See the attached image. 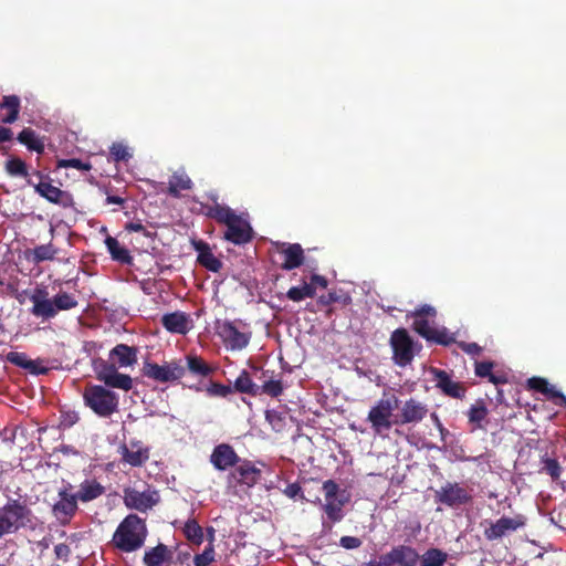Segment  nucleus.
I'll list each match as a JSON object with an SVG mask.
<instances>
[{
	"instance_id": "57",
	"label": "nucleus",
	"mask_w": 566,
	"mask_h": 566,
	"mask_svg": "<svg viewBox=\"0 0 566 566\" xmlns=\"http://www.w3.org/2000/svg\"><path fill=\"white\" fill-rule=\"evenodd\" d=\"M363 544L361 539L356 536H342L339 545L345 549H356Z\"/></svg>"
},
{
	"instance_id": "3",
	"label": "nucleus",
	"mask_w": 566,
	"mask_h": 566,
	"mask_svg": "<svg viewBox=\"0 0 566 566\" xmlns=\"http://www.w3.org/2000/svg\"><path fill=\"white\" fill-rule=\"evenodd\" d=\"M33 514L27 504L10 499L0 509V535L15 533L32 523Z\"/></svg>"
},
{
	"instance_id": "12",
	"label": "nucleus",
	"mask_w": 566,
	"mask_h": 566,
	"mask_svg": "<svg viewBox=\"0 0 566 566\" xmlns=\"http://www.w3.org/2000/svg\"><path fill=\"white\" fill-rule=\"evenodd\" d=\"M437 501L450 507L460 506L471 502L469 491L458 483L448 482L436 493Z\"/></svg>"
},
{
	"instance_id": "45",
	"label": "nucleus",
	"mask_w": 566,
	"mask_h": 566,
	"mask_svg": "<svg viewBox=\"0 0 566 566\" xmlns=\"http://www.w3.org/2000/svg\"><path fill=\"white\" fill-rule=\"evenodd\" d=\"M206 392L209 397H222L226 398L233 392V388L228 385H223L216 381H210L206 387Z\"/></svg>"
},
{
	"instance_id": "49",
	"label": "nucleus",
	"mask_w": 566,
	"mask_h": 566,
	"mask_svg": "<svg viewBox=\"0 0 566 566\" xmlns=\"http://www.w3.org/2000/svg\"><path fill=\"white\" fill-rule=\"evenodd\" d=\"M412 328L427 340L434 327L430 326L429 318L413 317Z\"/></svg>"
},
{
	"instance_id": "60",
	"label": "nucleus",
	"mask_w": 566,
	"mask_h": 566,
	"mask_svg": "<svg viewBox=\"0 0 566 566\" xmlns=\"http://www.w3.org/2000/svg\"><path fill=\"white\" fill-rule=\"evenodd\" d=\"M286 296L289 300L294 301V302H300L305 298L304 294H303L302 286H292L287 291Z\"/></svg>"
},
{
	"instance_id": "55",
	"label": "nucleus",
	"mask_w": 566,
	"mask_h": 566,
	"mask_svg": "<svg viewBox=\"0 0 566 566\" xmlns=\"http://www.w3.org/2000/svg\"><path fill=\"white\" fill-rule=\"evenodd\" d=\"M527 385L531 389L544 394L547 390L548 381L545 378L532 377L527 380Z\"/></svg>"
},
{
	"instance_id": "4",
	"label": "nucleus",
	"mask_w": 566,
	"mask_h": 566,
	"mask_svg": "<svg viewBox=\"0 0 566 566\" xmlns=\"http://www.w3.org/2000/svg\"><path fill=\"white\" fill-rule=\"evenodd\" d=\"M83 399L98 417L107 418L118 410V395L101 385H87Z\"/></svg>"
},
{
	"instance_id": "48",
	"label": "nucleus",
	"mask_w": 566,
	"mask_h": 566,
	"mask_svg": "<svg viewBox=\"0 0 566 566\" xmlns=\"http://www.w3.org/2000/svg\"><path fill=\"white\" fill-rule=\"evenodd\" d=\"M57 168H75L77 170L90 171L92 165L88 161H82L78 158L71 159H59L56 164Z\"/></svg>"
},
{
	"instance_id": "25",
	"label": "nucleus",
	"mask_w": 566,
	"mask_h": 566,
	"mask_svg": "<svg viewBox=\"0 0 566 566\" xmlns=\"http://www.w3.org/2000/svg\"><path fill=\"white\" fill-rule=\"evenodd\" d=\"M138 349L126 344H117L109 352V360L114 361L118 367H129L137 363Z\"/></svg>"
},
{
	"instance_id": "21",
	"label": "nucleus",
	"mask_w": 566,
	"mask_h": 566,
	"mask_svg": "<svg viewBox=\"0 0 566 566\" xmlns=\"http://www.w3.org/2000/svg\"><path fill=\"white\" fill-rule=\"evenodd\" d=\"M160 322L166 331L174 334L186 335L192 328V321L189 315L180 311L165 314Z\"/></svg>"
},
{
	"instance_id": "35",
	"label": "nucleus",
	"mask_w": 566,
	"mask_h": 566,
	"mask_svg": "<svg viewBox=\"0 0 566 566\" xmlns=\"http://www.w3.org/2000/svg\"><path fill=\"white\" fill-rule=\"evenodd\" d=\"M207 216L224 226H228L231 221H235V218L239 217L230 207L219 203L209 207Z\"/></svg>"
},
{
	"instance_id": "38",
	"label": "nucleus",
	"mask_w": 566,
	"mask_h": 566,
	"mask_svg": "<svg viewBox=\"0 0 566 566\" xmlns=\"http://www.w3.org/2000/svg\"><path fill=\"white\" fill-rule=\"evenodd\" d=\"M233 389L241 394L259 396V386L252 381L247 370H242L235 379Z\"/></svg>"
},
{
	"instance_id": "37",
	"label": "nucleus",
	"mask_w": 566,
	"mask_h": 566,
	"mask_svg": "<svg viewBox=\"0 0 566 566\" xmlns=\"http://www.w3.org/2000/svg\"><path fill=\"white\" fill-rule=\"evenodd\" d=\"M185 537L193 545H201L205 538L203 530L195 518H189L182 528Z\"/></svg>"
},
{
	"instance_id": "46",
	"label": "nucleus",
	"mask_w": 566,
	"mask_h": 566,
	"mask_svg": "<svg viewBox=\"0 0 566 566\" xmlns=\"http://www.w3.org/2000/svg\"><path fill=\"white\" fill-rule=\"evenodd\" d=\"M7 360L12 365L24 369L34 367V360L29 359L24 353L10 352L7 355Z\"/></svg>"
},
{
	"instance_id": "50",
	"label": "nucleus",
	"mask_w": 566,
	"mask_h": 566,
	"mask_svg": "<svg viewBox=\"0 0 566 566\" xmlns=\"http://www.w3.org/2000/svg\"><path fill=\"white\" fill-rule=\"evenodd\" d=\"M214 560L213 544H209L201 554L193 557L195 566H208Z\"/></svg>"
},
{
	"instance_id": "18",
	"label": "nucleus",
	"mask_w": 566,
	"mask_h": 566,
	"mask_svg": "<svg viewBox=\"0 0 566 566\" xmlns=\"http://www.w3.org/2000/svg\"><path fill=\"white\" fill-rule=\"evenodd\" d=\"M428 413L424 403L413 398L405 401L400 409V413L395 419L396 424L418 423L422 421Z\"/></svg>"
},
{
	"instance_id": "41",
	"label": "nucleus",
	"mask_w": 566,
	"mask_h": 566,
	"mask_svg": "<svg viewBox=\"0 0 566 566\" xmlns=\"http://www.w3.org/2000/svg\"><path fill=\"white\" fill-rule=\"evenodd\" d=\"M105 385L111 388L128 391L133 387V379L129 375L116 373L105 378Z\"/></svg>"
},
{
	"instance_id": "42",
	"label": "nucleus",
	"mask_w": 566,
	"mask_h": 566,
	"mask_svg": "<svg viewBox=\"0 0 566 566\" xmlns=\"http://www.w3.org/2000/svg\"><path fill=\"white\" fill-rule=\"evenodd\" d=\"M317 303L322 306H329L333 303H340L344 306L352 303V297L347 293H338L336 291L328 292L327 294L321 295Z\"/></svg>"
},
{
	"instance_id": "6",
	"label": "nucleus",
	"mask_w": 566,
	"mask_h": 566,
	"mask_svg": "<svg viewBox=\"0 0 566 566\" xmlns=\"http://www.w3.org/2000/svg\"><path fill=\"white\" fill-rule=\"evenodd\" d=\"M78 511V500L73 493V486L67 483L57 492V500L52 505V514L61 526L71 523Z\"/></svg>"
},
{
	"instance_id": "54",
	"label": "nucleus",
	"mask_w": 566,
	"mask_h": 566,
	"mask_svg": "<svg viewBox=\"0 0 566 566\" xmlns=\"http://www.w3.org/2000/svg\"><path fill=\"white\" fill-rule=\"evenodd\" d=\"M323 490L325 493V501L327 500H336V494L339 490L338 484L333 480H326L323 483Z\"/></svg>"
},
{
	"instance_id": "16",
	"label": "nucleus",
	"mask_w": 566,
	"mask_h": 566,
	"mask_svg": "<svg viewBox=\"0 0 566 566\" xmlns=\"http://www.w3.org/2000/svg\"><path fill=\"white\" fill-rule=\"evenodd\" d=\"M241 459L233 447L228 443L216 446L210 454V462L218 471H227L234 468Z\"/></svg>"
},
{
	"instance_id": "56",
	"label": "nucleus",
	"mask_w": 566,
	"mask_h": 566,
	"mask_svg": "<svg viewBox=\"0 0 566 566\" xmlns=\"http://www.w3.org/2000/svg\"><path fill=\"white\" fill-rule=\"evenodd\" d=\"M458 347L471 356H479L482 353V347L478 343L459 342Z\"/></svg>"
},
{
	"instance_id": "10",
	"label": "nucleus",
	"mask_w": 566,
	"mask_h": 566,
	"mask_svg": "<svg viewBox=\"0 0 566 566\" xmlns=\"http://www.w3.org/2000/svg\"><path fill=\"white\" fill-rule=\"evenodd\" d=\"M216 329L226 346L232 350H241L249 345L250 333L240 332L231 321L217 322Z\"/></svg>"
},
{
	"instance_id": "19",
	"label": "nucleus",
	"mask_w": 566,
	"mask_h": 566,
	"mask_svg": "<svg viewBox=\"0 0 566 566\" xmlns=\"http://www.w3.org/2000/svg\"><path fill=\"white\" fill-rule=\"evenodd\" d=\"M224 231L223 238L237 245H242L252 240V228L250 223L242 217L235 218V221H231Z\"/></svg>"
},
{
	"instance_id": "27",
	"label": "nucleus",
	"mask_w": 566,
	"mask_h": 566,
	"mask_svg": "<svg viewBox=\"0 0 566 566\" xmlns=\"http://www.w3.org/2000/svg\"><path fill=\"white\" fill-rule=\"evenodd\" d=\"M186 360V373L188 371L191 376L198 378H206L211 376L216 368L209 365L201 356L196 354H188L185 357Z\"/></svg>"
},
{
	"instance_id": "30",
	"label": "nucleus",
	"mask_w": 566,
	"mask_h": 566,
	"mask_svg": "<svg viewBox=\"0 0 566 566\" xmlns=\"http://www.w3.org/2000/svg\"><path fill=\"white\" fill-rule=\"evenodd\" d=\"M259 379L263 380V384L259 386V395H268L272 398H277L283 394L284 386L281 379L273 378V371L261 370Z\"/></svg>"
},
{
	"instance_id": "13",
	"label": "nucleus",
	"mask_w": 566,
	"mask_h": 566,
	"mask_svg": "<svg viewBox=\"0 0 566 566\" xmlns=\"http://www.w3.org/2000/svg\"><path fill=\"white\" fill-rule=\"evenodd\" d=\"M525 523L526 520L521 514L514 517L502 516L496 522L490 523V526L484 530L483 534L488 541H495L509 532H515L523 527Z\"/></svg>"
},
{
	"instance_id": "51",
	"label": "nucleus",
	"mask_w": 566,
	"mask_h": 566,
	"mask_svg": "<svg viewBox=\"0 0 566 566\" xmlns=\"http://www.w3.org/2000/svg\"><path fill=\"white\" fill-rule=\"evenodd\" d=\"M494 367L493 361H475L474 373L480 378H488Z\"/></svg>"
},
{
	"instance_id": "20",
	"label": "nucleus",
	"mask_w": 566,
	"mask_h": 566,
	"mask_svg": "<svg viewBox=\"0 0 566 566\" xmlns=\"http://www.w3.org/2000/svg\"><path fill=\"white\" fill-rule=\"evenodd\" d=\"M431 374L434 377L436 386L446 395L451 398L461 399L465 395V387L451 379L450 375L442 369L431 368Z\"/></svg>"
},
{
	"instance_id": "28",
	"label": "nucleus",
	"mask_w": 566,
	"mask_h": 566,
	"mask_svg": "<svg viewBox=\"0 0 566 566\" xmlns=\"http://www.w3.org/2000/svg\"><path fill=\"white\" fill-rule=\"evenodd\" d=\"M105 493V488L95 479L84 480L80 486L75 496L78 501L86 503L94 501Z\"/></svg>"
},
{
	"instance_id": "2",
	"label": "nucleus",
	"mask_w": 566,
	"mask_h": 566,
	"mask_svg": "<svg viewBox=\"0 0 566 566\" xmlns=\"http://www.w3.org/2000/svg\"><path fill=\"white\" fill-rule=\"evenodd\" d=\"M147 534L145 520L128 514L114 532L112 543L120 552L132 553L144 546Z\"/></svg>"
},
{
	"instance_id": "31",
	"label": "nucleus",
	"mask_w": 566,
	"mask_h": 566,
	"mask_svg": "<svg viewBox=\"0 0 566 566\" xmlns=\"http://www.w3.org/2000/svg\"><path fill=\"white\" fill-rule=\"evenodd\" d=\"M0 109H6L7 114L1 118L2 124H13L18 120L21 99L18 95H4L0 102Z\"/></svg>"
},
{
	"instance_id": "64",
	"label": "nucleus",
	"mask_w": 566,
	"mask_h": 566,
	"mask_svg": "<svg viewBox=\"0 0 566 566\" xmlns=\"http://www.w3.org/2000/svg\"><path fill=\"white\" fill-rule=\"evenodd\" d=\"M125 228L129 232H146V228L140 222H129Z\"/></svg>"
},
{
	"instance_id": "61",
	"label": "nucleus",
	"mask_w": 566,
	"mask_h": 566,
	"mask_svg": "<svg viewBox=\"0 0 566 566\" xmlns=\"http://www.w3.org/2000/svg\"><path fill=\"white\" fill-rule=\"evenodd\" d=\"M310 283H312L314 286H315V285H318V286H321L322 289H325V287H327L328 281H327V279H326L325 276H323V275H319V274H313V275L311 276V282H310Z\"/></svg>"
},
{
	"instance_id": "5",
	"label": "nucleus",
	"mask_w": 566,
	"mask_h": 566,
	"mask_svg": "<svg viewBox=\"0 0 566 566\" xmlns=\"http://www.w3.org/2000/svg\"><path fill=\"white\" fill-rule=\"evenodd\" d=\"M398 398L391 396L390 398L379 399L368 412L367 420L371 424V429L376 434H382L385 431L391 429L395 420H391L392 412L398 408Z\"/></svg>"
},
{
	"instance_id": "40",
	"label": "nucleus",
	"mask_w": 566,
	"mask_h": 566,
	"mask_svg": "<svg viewBox=\"0 0 566 566\" xmlns=\"http://www.w3.org/2000/svg\"><path fill=\"white\" fill-rule=\"evenodd\" d=\"M344 501H337V500H327L325 504L323 505L324 512L327 516V518L332 523L340 522L344 517L343 514V506Z\"/></svg>"
},
{
	"instance_id": "15",
	"label": "nucleus",
	"mask_w": 566,
	"mask_h": 566,
	"mask_svg": "<svg viewBox=\"0 0 566 566\" xmlns=\"http://www.w3.org/2000/svg\"><path fill=\"white\" fill-rule=\"evenodd\" d=\"M277 252L283 256L281 269L291 271L300 268L305 262V254L300 243L276 242Z\"/></svg>"
},
{
	"instance_id": "43",
	"label": "nucleus",
	"mask_w": 566,
	"mask_h": 566,
	"mask_svg": "<svg viewBox=\"0 0 566 566\" xmlns=\"http://www.w3.org/2000/svg\"><path fill=\"white\" fill-rule=\"evenodd\" d=\"M6 171L12 177L29 176L27 164L19 157H11L6 161Z\"/></svg>"
},
{
	"instance_id": "11",
	"label": "nucleus",
	"mask_w": 566,
	"mask_h": 566,
	"mask_svg": "<svg viewBox=\"0 0 566 566\" xmlns=\"http://www.w3.org/2000/svg\"><path fill=\"white\" fill-rule=\"evenodd\" d=\"M261 478V470L248 459H241L229 474V481H234L237 485L247 486L249 489L258 484Z\"/></svg>"
},
{
	"instance_id": "59",
	"label": "nucleus",
	"mask_w": 566,
	"mask_h": 566,
	"mask_svg": "<svg viewBox=\"0 0 566 566\" xmlns=\"http://www.w3.org/2000/svg\"><path fill=\"white\" fill-rule=\"evenodd\" d=\"M545 469L553 479H558L560 475L559 463L555 459H548L545 463Z\"/></svg>"
},
{
	"instance_id": "26",
	"label": "nucleus",
	"mask_w": 566,
	"mask_h": 566,
	"mask_svg": "<svg viewBox=\"0 0 566 566\" xmlns=\"http://www.w3.org/2000/svg\"><path fill=\"white\" fill-rule=\"evenodd\" d=\"M172 559V552L167 545L159 543L155 547L145 551L143 563L145 566H164Z\"/></svg>"
},
{
	"instance_id": "7",
	"label": "nucleus",
	"mask_w": 566,
	"mask_h": 566,
	"mask_svg": "<svg viewBox=\"0 0 566 566\" xmlns=\"http://www.w3.org/2000/svg\"><path fill=\"white\" fill-rule=\"evenodd\" d=\"M143 375L159 382H171L181 379L186 375V368L180 360H171L164 365L145 361Z\"/></svg>"
},
{
	"instance_id": "58",
	"label": "nucleus",
	"mask_w": 566,
	"mask_h": 566,
	"mask_svg": "<svg viewBox=\"0 0 566 566\" xmlns=\"http://www.w3.org/2000/svg\"><path fill=\"white\" fill-rule=\"evenodd\" d=\"M54 554H55L56 559H62V560L66 562L71 554V548L67 544L60 543V544L55 545Z\"/></svg>"
},
{
	"instance_id": "29",
	"label": "nucleus",
	"mask_w": 566,
	"mask_h": 566,
	"mask_svg": "<svg viewBox=\"0 0 566 566\" xmlns=\"http://www.w3.org/2000/svg\"><path fill=\"white\" fill-rule=\"evenodd\" d=\"M17 140L24 145L28 150L42 155L45 149L44 138L30 127L23 128L17 136Z\"/></svg>"
},
{
	"instance_id": "62",
	"label": "nucleus",
	"mask_w": 566,
	"mask_h": 566,
	"mask_svg": "<svg viewBox=\"0 0 566 566\" xmlns=\"http://www.w3.org/2000/svg\"><path fill=\"white\" fill-rule=\"evenodd\" d=\"M13 137L11 128L0 125V143L9 142Z\"/></svg>"
},
{
	"instance_id": "39",
	"label": "nucleus",
	"mask_w": 566,
	"mask_h": 566,
	"mask_svg": "<svg viewBox=\"0 0 566 566\" xmlns=\"http://www.w3.org/2000/svg\"><path fill=\"white\" fill-rule=\"evenodd\" d=\"M117 367L118 366L112 360L109 363L105 359L98 358L93 361V369L96 374V378L104 384L106 377L118 373Z\"/></svg>"
},
{
	"instance_id": "22",
	"label": "nucleus",
	"mask_w": 566,
	"mask_h": 566,
	"mask_svg": "<svg viewBox=\"0 0 566 566\" xmlns=\"http://www.w3.org/2000/svg\"><path fill=\"white\" fill-rule=\"evenodd\" d=\"M123 461L132 467H142L149 459L148 448H144L140 441H130L129 447H122Z\"/></svg>"
},
{
	"instance_id": "33",
	"label": "nucleus",
	"mask_w": 566,
	"mask_h": 566,
	"mask_svg": "<svg viewBox=\"0 0 566 566\" xmlns=\"http://www.w3.org/2000/svg\"><path fill=\"white\" fill-rule=\"evenodd\" d=\"M105 244L114 261H117L122 264H132L133 256L125 247L120 245L116 238L108 235L105 239Z\"/></svg>"
},
{
	"instance_id": "53",
	"label": "nucleus",
	"mask_w": 566,
	"mask_h": 566,
	"mask_svg": "<svg viewBox=\"0 0 566 566\" xmlns=\"http://www.w3.org/2000/svg\"><path fill=\"white\" fill-rule=\"evenodd\" d=\"M283 493L292 500H305L304 492L298 483L287 484Z\"/></svg>"
},
{
	"instance_id": "47",
	"label": "nucleus",
	"mask_w": 566,
	"mask_h": 566,
	"mask_svg": "<svg viewBox=\"0 0 566 566\" xmlns=\"http://www.w3.org/2000/svg\"><path fill=\"white\" fill-rule=\"evenodd\" d=\"M111 157L114 161H127L130 159L132 154L128 148L122 143H114L109 148Z\"/></svg>"
},
{
	"instance_id": "1",
	"label": "nucleus",
	"mask_w": 566,
	"mask_h": 566,
	"mask_svg": "<svg viewBox=\"0 0 566 566\" xmlns=\"http://www.w3.org/2000/svg\"><path fill=\"white\" fill-rule=\"evenodd\" d=\"M33 306L31 313L43 319H50L61 311H70L78 305L75 295L65 291H60L52 298H49V292L45 287H36L30 296Z\"/></svg>"
},
{
	"instance_id": "52",
	"label": "nucleus",
	"mask_w": 566,
	"mask_h": 566,
	"mask_svg": "<svg viewBox=\"0 0 566 566\" xmlns=\"http://www.w3.org/2000/svg\"><path fill=\"white\" fill-rule=\"evenodd\" d=\"M411 316L412 317H424V318H434L437 316V310L429 305V304H423L421 306H419L418 308H416L412 313H411Z\"/></svg>"
},
{
	"instance_id": "36",
	"label": "nucleus",
	"mask_w": 566,
	"mask_h": 566,
	"mask_svg": "<svg viewBox=\"0 0 566 566\" xmlns=\"http://www.w3.org/2000/svg\"><path fill=\"white\" fill-rule=\"evenodd\" d=\"M448 554L439 548H429L421 556L419 566H443Z\"/></svg>"
},
{
	"instance_id": "32",
	"label": "nucleus",
	"mask_w": 566,
	"mask_h": 566,
	"mask_svg": "<svg viewBox=\"0 0 566 566\" xmlns=\"http://www.w3.org/2000/svg\"><path fill=\"white\" fill-rule=\"evenodd\" d=\"M193 182L185 171H175L168 182V193L174 198H179L181 191L191 190Z\"/></svg>"
},
{
	"instance_id": "24",
	"label": "nucleus",
	"mask_w": 566,
	"mask_h": 566,
	"mask_svg": "<svg viewBox=\"0 0 566 566\" xmlns=\"http://www.w3.org/2000/svg\"><path fill=\"white\" fill-rule=\"evenodd\" d=\"M488 415L489 409L483 399H478L473 405H471L467 411L468 421L471 426L470 431L474 432L476 430H485L488 423Z\"/></svg>"
},
{
	"instance_id": "17",
	"label": "nucleus",
	"mask_w": 566,
	"mask_h": 566,
	"mask_svg": "<svg viewBox=\"0 0 566 566\" xmlns=\"http://www.w3.org/2000/svg\"><path fill=\"white\" fill-rule=\"evenodd\" d=\"M33 186L35 191L49 202L62 206L63 208L74 205L73 196L70 192L53 186L50 181H40Z\"/></svg>"
},
{
	"instance_id": "9",
	"label": "nucleus",
	"mask_w": 566,
	"mask_h": 566,
	"mask_svg": "<svg viewBox=\"0 0 566 566\" xmlns=\"http://www.w3.org/2000/svg\"><path fill=\"white\" fill-rule=\"evenodd\" d=\"M394 358L399 366H407L413 359V340L406 328H397L390 336Z\"/></svg>"
},
{
	"instance_id": "23",
	"label": "nucleus",
	"mask_w": 566,
	"mask_h": 566,
	"mask_svg": "<svg viewBox=\"0 0 566 566\" xmlns=\"http://www.w3.org/2000/svg\"><path fill=\"white\" fill-rule=\"evenodd\" d=\"M192 245L198 252V263L211 272H219L222 268V262L214 256L210 245L202 240H193Z\"/></svg>"
},
{
	"instance_id": "8",
	"label": "nucleus",
	"mask_w": 566,
	"mask_h": 566,
	"mask_svg": "<svg viewBox=\"0 0 566 566\" xmlns=\"http://www.w3.org/2000/svg\"><path fill=\"white\" fill-rule=\"evenodd\" d=\"M123 500L127 509L145 513L159 503L160 495L156 489L149 485L143 491L135 488H126L124 489Z\"/></svg>"
},
{
	"instance_id": "44",
	"label": "nucleus",
	"mask_w": 566,
	"mask_h": 566,
	"mask_svg": "<svg viewBox=\"0 0 566 566\" xmlns=\"http://www.w3.org/2000/svg\"><path fill=\"white\" fill-rule=\"evenodd\" d=\"M430 337L427 338L428 342H432V343H436L438 345H442V346H449L453 343H455V337L453 334H451L448 328L446 327H442V328H433V331H431Z\"/></svg>"
},
{
	"instance_id": "34",
	"label": "nucleus",
	"mask_w": 566,
	"mask_h": 566,
	"mask_svg": "<svg viewBox=\"0 0 566 566\" xmlns=\"http://www.w3.org/2000/svg\"><path fill=\"white\" fill-rule=\"evenodd\" d=\"M57 253V249L50 242L48 244H41L35 247L33 250L27 252L28 260L34 264H39L44 261H52Z\"/></svg>"
},
{
	"instance_id": "14",
	"label": "nucleus",
	"mask_w": 566,
	"mask_h": 566,
	"mask_svg": "<svg viewBox=\"0 0 566 566\" xmlns=\"http://www.w3.org/2000/svg\"><path fill=\"white\" fill-rule=\"evenodd\" d=\"M420 555L416 548L408 545H398L384 554L386 566H418Z\"/></svg>"
},
{
	"instance_id": "63",
	"label": "nucleus",
	"mask_w": 566,
	"mask_h": 566,
	"mask_svg": "<svg viewBox=\"0 0 566 566\" xmlns=\"http://www.w3.org/2000/svg\"><path fill=\"white\" fill-rule=\"evenodd\" d=\"M304 297H314L316 294L315 286L312 283H306L302 285Z\"/></svg>"
}]
</instances>
